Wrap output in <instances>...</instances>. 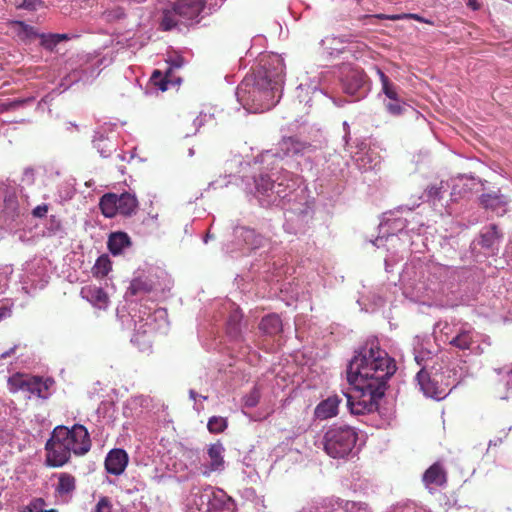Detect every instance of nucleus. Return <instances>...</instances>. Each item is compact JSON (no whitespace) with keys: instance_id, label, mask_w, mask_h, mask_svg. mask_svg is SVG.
Segmentation results:
<instances>
[{"instance_id":"1","label":"nucleus","mask_w":512,"mask_h":512,"mask_svg":"<svg viewBox=\"0 0 512 512\" xmlns=\"http://www.w3.org/2000/svg\"><path fill=\"white\" fill-rule=\"evenodd\" d=\"M396 365L388 354L379 347L356 355L347 367V380L353 394H344L353 414L377 411L383 398L387 380L395 373Z\"/></svg>"},{"instance_id":"2","label":"nucleus","mask_w":512,"mask_h":512,"mask_svg":"<svg viewBox=\"0 0 512 512\" xmlns=\"http://www.w3.org/2000/svg\"><path fill=\"white\" fill-rule=\"evenodd\" d=\"M92 446L89 432L84 425L56 426L45 443V465L60 468L68 464L71 456H84Z\"/></svg>"},{"instance_id":"3","label":"nucleus","mask_w":512,"mask_h":512,"mask_svg":"<svg viewBox=\"0 0 512 512\" xmlns=\"http://www.w3.org/2000/svg\"><path fill=\"white\" fill-rule=\"evenodd\" d=\"M276 66L274 72L270 70H264L258 72L255 78V83L249 94L252 101L257 106L256 109L261 111L269 110L276 105V94L282 92V86L284 84V64L282 60H276Z\"/></svg>"},{"instance_id":"4","label":"nucleus","mask_w":512,"mask_h":512,"mask_svg":"<svg viewBox=\"0 0 512 512\" xmlns=\"http://www.w3.org/2000/svg\"><path fill=\"white\" fill-rule=\"evenodd\" d=\"M206 7V0H177L162 11L159 27L170 31L178 26L193 25L200 22V15Z\"/></svg>"},{"instance_id":"5","label":"nucleus","mask_w":512,"mask_h":512,"mask_svg":"<svg viewBox=\"0 0 512 512\" xmlns=\"http://www.w3.org/2000/svg\"><path fill=\"white\" fill-rule=\"evenodd\" d=\"M356 431L349 426H332L324 434L323 447L332 458H344L357 442Z\"/></svg>"},{"instance_id":"6","label":"nucleus","mask_w":512,"mask_h":512,"mask_svg":"<svg viewBox=\"0 0 512 512\" xmlns=\"http://www.w3.org/2000/svg\"><path fill=\"white\" fill-rule=\"evenodd\" d=\"M438 378H442V375L435 374L432 377L425 369H421L416 375L418 384L426 396L442 399L447 395L450 389L448 383L442 384L439 382Z\"/></svg>"},{"instance_id":"7","label":"nucleus","mask_w":512,"mask_h":512,"mask_svg":"<svg viewBox=\"0 0 512 512\" xmlns=\"http://www.w3.org/2000/svg\"><path fill=\"white\" fill-rule=\"evenodd\" d=\"M128 194L123 193L118 196L115 193H107L100 199L99 206L102 214L107 218H112L118 213L128 214Z\"/></svg>"},{"instance_id":"8","label":"nucleus","mask_w":512,"mask_h":512,"mask_svg":"<svg viewBox=\"0 0 512 512\" xmlns=\"http://www.w3.org/2000/svg\"><path fill=\"white\" fill-rule=\"evenodd\" d=\"M445 336L448 344L458 351H473L474 349L476 332L468 324L463 325L455 336L449 337L447 333Z\"/></svg>"},{"instance_id":"9","label":"nucleus","mask_w":512,"mask_h":512,"mask_svg":"<svg viewBox=\"0 0 512 512\" xmlns=\"http://www.w3.org/2000/svg\"><path fill=\"white\" fill-rule=\"evenodd\" d=\"M225 448L220 441L209 445L207 449L208 463L203 465L202 474L206 477L213 472H222L225 469Z\"/></svg>"},{"instance_id":"10","label":"nucleus","mask_w":512,"mask_h":512,"mask_svg":"<svg viewBox=\"0 0 512 512\" xmlns=\"http://www.w3.org/2000/svg\"><path fill=\"white\" fill-rule=\"evenodd\" d=\"M211 486L193 488L187 498V512H209Z\"/></svg>"},{"instance_id":"11","label":"nucleus","mask_w":512,"mask_h":512,"mask_svg":"<svg viewBox=\"0 0 512 512\" xmlns=\"http://www.w3.org/2000/svg\"><path fill=\"white\" fill-rule=\"evenodd\" d=\"M105 469L109 474L120 475L128 464V455L123 449H112L105 458Z\"/></svg>"},{"instance_id":"12","label":"nucleus","mask_w":512,"mask_h":512,"mask_svg":"<svg viewBox=\"0 0 512 512\" xmlns=\"http://www.w3.org/2000/svg\"><path fill=\"white\" fill-rule=\"evenodd\" d=\"M80 295L96 308L105 309L108 306L109 297L107 293L96 285L90 284L82 287Z\"/></svg>"},{"instance_id":"13","label":"nucleus","mask_w":512,"mask_h":512,"mask_svg":"<svg viewBox=\"0 0 512 512\" xmlns=\"http://www.w3.org/2000/svg\"><path fill=\"white\" fill-rule=\"evenodd\" d=\"M233 500L222 489H214L211 487L209 512H232Z\"/></svg>"},{"instance_id":"14","label":"nucleus","mask_w":512,"mask_h":512,"mask_svg":"<svg viewBox=\"0 0 512 512\" xmlns=\"http://www.w3.org/2000/svg\"><path fill=\"white\" fill-rule=\"evenodd\" d=\"M278 145L282 152V156L300 155L310 147V144L303 142L296 137H284Z\"/></svg>"},{"instance_id":"15","label":"nucleus","mask_w":512,"mask_h":512,"mask_svg":"<svg viewBox=\"0 0 512 512\" xmlns=\"http://www.w3.org/2000/svg\"><path fill=\"white\" fill-rule=\"evenodd\" d=\"M57 478L55 493L62 498L71 497L77 487L76 477L68 472H61L57 475Z\"/></svg>"},{"instance_id":"16","label":"nucleus","mask_w":512,"mask_h":512,"mask_svg":"<svg viewBox=\"0 0 512 512\" xmlns=\"http://www.w3.org/2000/svg\"><path fill=\"white\" fill-rule=\"evenodd\" d=\"M508 202L509 199L505 195L496 192L485 193L480 197V204L485 209H490L497 213H499V210H501V212H505V207Z\"/></svg>"},{"instance_id":"17","label":"nucleus","mask_w":512,"mask_h":512,"mask_svg":"<svg viewBox=\"0 0 512 512\" xmlns=\"http://www.w3.org/2000/svg\"><path fill=\"white\" fill-rule=\"evenodd\" d=\"M341 399L338 396H331L321 401L315 408V416L319 419H328L337 415Z\"/></svg>"},{"instance_id":"18","label":"nucleus","mask_w":512,"mask_h":512,"mask_svg":"<svg viewBox=\"0 0 512 512\" xmlns=\"http://www.w3.org/2000/svg\"><path fill=\"white\" fill-rule=\"evenodd\" d=\"M423 482L427 487L430 485L443 486L447 482V476L442 465L439 463L431 465L423 475Z\"/></svg>"},{"instance_id":"19","label":"nucleus","mask_w":512,"mask_h":512,"mask_svg":"<svg viewBox=\"0 0 512 512\" xmlns=\"http://www.w3.org/2000/svg\"><path fill=\"white\" fill-rule=\"evenodd\" d=\"M282 321L276 314L263 317L259 323V329L266 335L274 336L282 331Z\"/></svg>"},{"instance_id":"20","label":"nucleus","mask_w":512,"mask_h":512,"mask_svg":"<svg viewBox=\"0 0 512 512\" xmlns=\"http://www.w3.org/2000/svg\"><path fill=\"white\" fill-rule=\"evenodd\" d=\"M21 387L40 398H46L49 385L47 381H43L40 377H31L23 381Z\"/></svg>"},{"instance_id":"21","label":"nucleus","mask_w":512,"mask_h":512,"mask_svg":"<svg viewBox=\"0 0 512 512\" xmlns=\"http://www.w3.org/2000/svg\"><path fill=\"white\" fill-rule=\"evenodd\" d=\"M109 251L113 255L120 254L128 246V234L125 232H113L110 234L107 242Z\"/></svg>"},{"instance_id":"22","label":"nucleus","mask_w":512,"mask_h":512,"mask_svg":"<svg viewBox=\"0 0 512 512\" xmlns=\"http://www.w3.org/2000/svg\"><path fill=\"white\" fill-rule=\"evenodd\" d=\"M240 236L251 249L263 247L267 239L251 228H241Z\"/></svg>"},{"instance_id":"23","label":"nucleus","mask_w":512,"mask_h":512,"mask_svg":"<svg viewBox=\"0 0 512 512\" xmlns=\"http://www.w3.org/2000/svg\"><path fill=\"white\" fill-rule=\"evenodd\" d=\"M153 289V282L144 273L135 276L130 282V294L147 293Z\"/></svg>"},{"instance_id":"24","label":"nucleus","mask_w":512,"mask_h":512,"mask_svg":"<svg viewBox=\"0 0 512 512\" xmlns=\"http://www.w3.org/2000/svg\"><path fill=\"white\" fill-rule=\"evenodd\" d=\"M112 263L107 254L98 257L94 266L92 267V274L96 278H104L111 271Z\"/></svg>"},{"instance_id":"25","label":"nucleus","mask_w":512,"mask_h":512,"mask_svg":"<svg viewBox=\"0 0 512 512\" xmlns=\"http://www.w3.org/2000/svg\"><path fill=\"white\" fill-rule=\"evenodd\" d=\"M381 84H382V91L386 95L387 98L391 101H398V92H397V86L390 81L388 76L378 69L377 71Z\"/></svg>"},{"instance_id":"26","label":"nucleus","mask_w":512,"mask_h":512,"mask_svg":"<svg viewBox=\"0 0 512 512\" xmlns=\"http://www.w3.org/2000/svg\"><path fill=\"white\" fill-rule=\"evenodd\" d=\"M255 186L257 192L262 195H268L269 191L274 187V181L267 174H260L255 178Z\"/></svg>"},{"instance_id":"27","label":"nucleus","mask_w":512,"mask_h":512,"mask_svg":"<svg viewBox=\"0 0 512 512\" xmlns=\"http://www.w3.org/2000/svg\"><path fill=\"white\" fill-rule=\"evenodd\" d=\"M228 426L227 419L221 416H212L207 423V428L210 433H222Z\"/></svg>"},{"instance_id":"28","label":"nucleus","mask_w":512,"mask_h":512,"mask_svg":"<svg viewBox=\"0 0 512 512\" xmlns=\"http://www.w3.org/2000/svg\"><path fill=\"white\" fill-rule=\"evenodd\" d=\"M350 77L353 80V84L352 85L345 84V92L353 95L363 85L364 79H363V75L357 71H352L350 74Z\"/></svg>"},{"instance_id":"29","label":"nucleus","mask_w":512,"mask_h":512,"mask_svg":"<svg viewBox=\"0 0 512 512\" xmlns=\"http://www.w3.org/2000/svg\"><path fill=\"white\" fill-rule=\"evenodd\" d=\"M387 111L393 116H400L406 110V103L398 97V101H389L386 104Z\"/></svg>"},{"instance_id":"30","label":"nucleus","mask_w":512,"mask_h":512,"mask_svg":"<svg viewBox=\"0 0 512 512\" xmlns=\"http://www.w3.org/2000/svg\"><path fill=\"white\" fill-rule=\"evenodd\" d=\"M261 398V393L258 387H254L247 395L244 396V406L247 408L255 407Z\"/></svg>"},{"instance_id":"31","label":"nucleus","mask_w":512,"mask_h":512,"mask_svg":"<svg viewBox=\"0 0 512 512\" xmlns=\"http://www.w3.org/2000/svg\"><path fill=\"white\" fill-rule=\"evenodd\" d=\"M242 315L239 312H234L230 315L228 320V332L233 336H237L240 333L239 323Z\"/></svg>"},{"instance_id":"32","label":"nucleus","mask_w":512,"mask_h":512,"mask_svg":"<svg viewBox=\"0 0 512 512\" xmlns=\"http://www.w3.org/2000/svg\"><path fill=\"white\" fill-rule=\"evenodd\" d=\"M57 35L54 34H41L39 38L41 40V46L46 50L52 51L57 45Z\"/></svg>"},{"instance_id":"33","label":"nucleus","mask_w":512,"mask_h":512,"mask_svg":"<svg viewBox=\"0 0 512 512\" xmlns=\"http://www.w3.org/2000/svg\"><path fill=\"white\" fill-rule=\"evenodd\" d=\"M151 83L158 87L161 91L167 90L168 81L166 77L162 76L159 70H155L150 79Z\"/></svg>"},{"instance_id":"34","label":"nucleus","mask_w":512,"mask_h":512,"mask_svg":"<svg viewBox=\"0 0 512 512\" xmlns=\"http://www.w3.org/2000/svg\"><path fill=\"white\" fill-rule=\"evenodd\" d=\"M94 512H112V503L106 496L100 497L95 505Z\"/></svg>"},{"instance_id":"35","label":"nucleus","mask_w":512,"mask_h":512,"mask_svg":"<svg viewBox=\"0 0 512 512\" xmlns=\"http://www.w3.org/2000/svg\"><path fill=\"white\" fill-rule=\"evenodd\" d=\"M379 19H388V20H400V19H416L420 20V17L416 14H394V15H386V14H378L376 15Z\"/></svg>"},{"instance_id":"36","label":"nucleus","mask_w":512,"mask_h":512,"mask_svg":"<svg viewBox=\"0 0 512 512\" xmlns=\"http://www.w3.org/2000/svg\"><path fill=\"white\" fill-rule=\"evenodd\" d=\"M19 25L21 26L22 33L29 39L39 38V33L35 30L34 27L27 25L23 22H19Z\"/></svg>"},{"instance_id":"37","label":"nucleus","mask_w":512,"mask_h":512,"mask_svg":"<svg viewBox=\"0 0 512 512\" xmlns=\"http://www.w3.org/2000/svg\"><path fill=\"white\" fill-rule=\"evenodd\" d=\"M44 504L45 502L42 498H36L33 501H31L28 506L25 507V510L23 512L40 511L42 510L41 507Z\"/></svg>"},{"instance_id":"38","label":"nucleus","mask_w":512,"mask_h":512,"mask_svg":"<svg viewBox=\"0 0 512 512\" xmlns=\"http://www.w3.org/2000/svg\"><path fill=\"white\" fill-rule=\"evenodd\" d=\"M48 210H49V206L47 204H41V205L36 206L32 210V215L35 218H44V217H46Z\"/></svg>"},{"instance_id":"39","label":"nucleus","mask_w":512,"mask_h":512,"mask_svg":"<svg viewBox=\"0 0 512 512\" xmlns=\"http://www.w3.org/2000/svg\"><path fill=\"white\" fill-rule=\"evenodd\" d=\"M428 199H439L441 197V187H438L436 185L428 187V189L425 192Z\"/></svg>"},{"instance_id":"40","label":"nucleus","mask_w":512,"mask_h":512,"mask_svg":"<svg viewBox=\"0 0 512 512\" xmlns=\"http://www.w3.org/2000/svg\"><path fill=\"white\" fill-rule=\"evenodd\" d=\"M129 203H130V217L134 214L135 216L137 215V212L135 211V208L137 207V199L135 198L134 195H131L130 194V200H129Z\"/></svg>"},{"instance_id":"41","label":"nucleus","mask_w":512,"mask_h":512,"mask_svg":"<svg viewBox=\"0 0 512 512\" xmlns=\"http://www.w3.org/2000/svg\"><path fill=\"white\" fill-rule=\"evenodd\" d=\"M467 6L472 10L476 11L480 9L481 4L478 2V0H468Z\"/></svg>"},{"instance_id":"42","label":"nucleus","mask_w":512,"mask_h":512,"mask_svg":"<svg viewBox=\"0 0 512 512\" xmlns=\"http://www.w3.org/2000/svg\"><path fill=\"white\" fill-rule=\"evenodd\" d=\"M17 348V345H14L12 348H10L9 350L3 352L1 355H0V359H6L8 357H10L12 354L15 353V350Z\"/></svg>"},{"instance_id":"43","label":"nucleus","mask_w":512,"mask_h":512,"mask_svg":"<svg viewBox=\"0 0 512 512\" xmlns=\"http://www.w3.org/2000/svg\"><path fill=\"white\" fill-rule=\"evenodd\" d=\"M490 230H491V236H495V237H499V234H498V230H497V226L496 225H491L490 226Z\"/></svg>"},{"instance_id":"44","label":"nucleus","mask_w":512,"mask_h":512,"mask_svg":"<svg viewBox=\"0 0 512 512\" xmlns=\"http://www.w3.org/2000/svg\"><path fill=\"white\" fill-rule=\"evenodd\" d=\"M58 37H57V43L59 44L61 41L63 40H67L68 39V35L67 34H56Z\"/></svg>"},{"instance_id":"45","label":"nucleus","mask_w":512,"mask_h":512,"mask_svg":"<svg viewBox=\"0 0 512 512\" xmlns=\"http://www.w3.org/2000/svg\"><path fill=\"white\" fill-rule=\"evenodd\" d=\"M23 7L27 8V9H31L32 8V5L30 2H28L27 0H24L23 2Z\"/></svg>"},{"instance_id":"46","label":"nucleus","mask_w":512,"mask_h":512,"mask_svg":"<svg viewBox=\"0 0 512 512\" xmlns=\"http://www.w3.org/2000/svg\"><path fill=\"white\" fill-rule=\"evenodd\" d=\"M143 222H154V217L153 216H149L148 218H145L143 219Z\"/></svg>"},{"instance_id":"47","label":"nucleus","mask_w":512,"mask_h":512,"mask_svg":"<svg viewBox=\"0 0 512 512\" xmlns=\"http://www.w3.org/2000/svg\"><path fill=\"white\" fill-rule=\"evenodd\" d=\"M349 505H351L352 507H354V506H355V503H353V502H352V503H350V502H346V506H345L346 510L348 509V506H349Z\"/></svg>"},{"instance_id":"48","label":"nucleus","mask_w":512,"mask_h":512,"mask_svg":"<svg viewBox=\"0 0 512 512\" xmlns=\"http://www.w3.org/2000/svg\"><path fill=\"white\" fill-rule=\"evenodd\" d=\"M476 349H477V351L475 352L476 354L482 353V350H480V346H477Z\"/></svg>"},{"instance_id":"49","label":"nucleus","mask_w":512,"mask_h":512,"mask_svg":"<svg viewBox=\"0 0 512 512\" xmlns=\"http://www.w3.org/2000/svg\"><path fill=\"white\" fill-rule=\"evenodd\" d=\"M190 395H191V397H193V398H194V397H195V393H194V391H190Z\"/></svg>"}]
</instances>
